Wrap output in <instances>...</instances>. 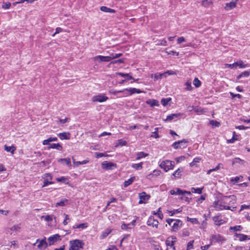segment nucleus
Wrapping results in <instances>:
<instances>
[{"instance_id": "1", "label": "nucleus", "mask_w": 250, "mask_h": 250, "mask_svg": "<svg viewBox=\"0 0 250 250\" xmlns=\"http://www.w3.org/2000/svg\"><path fill=\"white\" fill-rule=\"evenodd\" d=\"M236 197L234 195L224 196L221 194L220 196L217 197L213 203L212 206L217 210L223 209L230 210V207L227 205L235 204L236 201Z\"/></svg>"}, {"instance_id": "2", "label": "nucleus", "mask_w": 250, "mask_h": 250, "mask_svg": "<svg viewBox=\"0 0 250 250\" xmlns=\"http://www.w3.org/2000/svg\"><path fill=\"white\" fill-rule=\"evenodd\" d=\"M143 92L140 89H137L135 88H130L129 89L125 88L122 90L119 91H115L113 92L114 95H116L118 93H123L125 96L131 95L135 93H141Z\"/></svg>"}, {"instance_id": "3", "label": "nucleus", "mask_w": 250, "mask_h": 250, "mask_svg": "<svg viewBox=\"0 0 250 250\" xmlns=\"http://www.w3.org/2000/svg\"><path fill=\"white\" fill-rule=\"evenodd\" d=\"M174 162L166 160L163 161L159 166L163 168L166 172H167L168 170L170 169H172L174 167Z\"/></svg>"}, {"instance_id": "4", "label": "nucleus", "mask_w": 250, "mask_h": 250, "mask_svg": "<svg viewBox=\"0 0 250 250\" xmlns=\"http://www.w3.org/2000/svg\"><path fill=\"white\" fill-rule=\"evenodd\" d=\"M70 244L71 247L69 248V250H78L80 248H82L83 245L82 241L78 239L70 241Z\"/></svg>"}, {"instance_id": "5", "label": "nucleus", "mask_w": 250, "mask_h": 250, "mask_svg": "<svg viewBox=\"0 0 250 250\" xmlns=\"http://www.w3.org/2000/svg\"><path fill=\"white\" fill-rule=\"evenodd\" d=\"M108 99V98L103 94H99L93 96L92 98V101L93 102H100L102 103L105 102Z\"/></svg>"}, {"instance_id": "6", "label": "nucleus", "mask_w": 250, "mask_h": 250, "mask_svg": "<svg viewBox=\"0 0 250 250\" xmlns=\"http://www.w3.org/2000/svg\"><path fill=\"white\" fill-rule=\"evenodd\" d=\"M94 61H98L101 62H107L112 60L111 56H104L101 55L97 56L93 58Z\"/></svg>"}, {"instance_id": "7", "label": "nucleus", "mask_w": 250, "mask_h": 250, "mask_svg": "<svg viewBox=\"0 0 250 250\" xmlns=\"http://www.w3.org/2000/svg\"><path fill=\"white\" fill-rule=\"evenodd\" d=\"M173 223L171 226L172 229L171 230L172 231H176L178 230L182 226V222L179 219H174L173 221Z\"/></svg>"}, {"instance_id": "8", "label": "nucleus", "mask_w": 250, "mask_h": 250, "mask_svg": "<svg viewBox=\"0 0 250 250\" xmlns=\"http://www.w3.org/2000/svg\"><path fill=\"white\" fill-rule=\"evenodd\" d=\"M150 196L147 194L145 192H142L139 194L140 201L139 204L146 203L149 199Z\"/></svg>"}, {"instance_id": "9", "label": "nucleus", "mask_w": 250, "mask_h": 250, "mask_svg": "<svg viewBox=\"0 0 250 250\" xmlns=\"http://www.w3.org/2000/svg\"><path fill=\"white\" fill-rule=\"evenodd\" d=\"M38 242L39 243V244L38 245L37 247L40 250H44L47 248L48 246V244L46 242L45 237H44V238L42 240L38 239L36 240V243Z\"/></svg>"}, {"instance_id": "10", "label": "nucleus", "mask_w": 250, "mask_h": 250, "mask_svg": "<svg viewBox=\"0 0 250 250\" xmlns=\"http://www.w3.org/2000/svg\"><path fill=\"white\" fill-rule=\"evenodd\" d=\"M61 240V236L58 234L53 235L48 238L49 245L50 246L53 245L55 242Z\"/></svg>"}, {"instance_id": "11", "label": "nucleus", "mask_w": 250, "mask_h": 250, "mask_svg": "<svg viewBox=\"0 0 250 250\" xmlns=\"http://www.w3.org/2000/svg\"><path fill=\"white\" fill-rule=\"evenodd\" d=\"M147 224L148 226L158 228L159 222L157 220L154 219V217L150 216L147 220Z\"/></svg>"}, {"instance_id": "12", "label": "nucleus", "mask_w": 250, "mask_h": 250, "mask_svg": "<svg viewBox=\"0 0 250 250\" xmlns=\"http://www.w3.org/2000/svg\"><path fill=\"white\" fill-rule=\"evenodd\" d=\"M116 167V165L111 162L104 161L102 164V167L105 169H111L112 167Z\"/></svg>"}, {"instance_id": "13", "label": "nucleus", "mask_w": 250, "mask_h": 250, "mask_svg": "<svg viewBox=\"0 0 250 250\" xmlns=\"http://www.w3.org/2000/svg\"><path fill=\"white\" fill-rule=\"evenodd\" d=\"M237 1V0H232L231 2L226 3L225 7V9L227 10H229L233 9L236 6Z\"/></svg>"}, {"instance_id": "14", "label": "nucleus", "mask_w": 250, "mask_h": 250, "mask_svg": "<svg viewBox=\"0 0 250 250\" xmlns=\"http://www.w3.org/2000/svg\"><path fill=\"white\" fill-rule=\"evenodd\" d=\"M234 236L235 237L238 238L240 241H243L247 240V239L250 240V237H249V236L244 234L235 233Z\"/></svg>"}, {"instance_id": "15", "label": "nucleus", "mask_w": 250, "mask_h": 250, "mask_svg": "<svg viewBox=\"0 0 250 250\" xmlns=\"http://www.w3.org/2000/svg\"><path fill=\"white\" fill-rule=\"evenodd\" d=\"M211 240L216 242H220L225 241V239L220 234H214L211 236Z\"/></svg>"}, {"instance_id": "16", "label": "nucleus", "mask_w": 250, "mask_h": 250, "mask_svg": "<svg viewBox=\"0 0 250 250\" xmlns=\"http://www.w3.org/2000/svg\"><path fill=\"white\" fill-rule=\"evenodd\" d=\"M181 113H174L170 114L167 117V118L165 120V121L168 122L171 121L173 119L178 118L181 116Z\"/></svg>"}, {"instance_id": "17", "label": "nucleus", "mask_w": 250, "mask_h": 250, "mask_svg": "<svg viewBox=\"0 0 250 250\" xmlns=\"http://www.w3.org/2000/svg\"><path fill=\"white\" fill-rule=\"evenodd\" d=\"M50 148L57 149L59 150L62 151V146L60 144H51L49 145V146L48 147V149H50Z\"/></svg>"}, {"instance_id": "18", "label": "nucleus", "mask_w": 250, "mask_h": 250, "mask_svg": "<svg viewBox=\"0 0 250 250\" xmlns=\"http://www.w3.org/2000/svg\"><path fill=\"white\" fill-rule=\"evenodd\" d=\"M188 142V141L185 139L181 140V141H178L177 142H174L172 146L175 148V149H178L179 148H181V146H179V145L180 144H186Z\"/></svg>"}, {"instance_id": "19", "label": "nucleus", "mask_w": 250, "mask_h": 250, "mask_svg": "<svg viewBox=\"0 0 250 250\" xmlns=\"http://www.w3.org/2000/svg\"><path fill=\"white\" fill-rule=\"evenodd\" d=\"M183 168H179L178 169H177L176 171L174 172V173L172 174V176L175 178H179L182 176V172H183Z\"/></svg>"}, {"instance_id": "20", "label": "nucleus", "mask_w": 250, "mask_h": 250, "mask_svg": "<svg viewBox=\"0 0 250 250\" xmlns=\"http://www.w3.org/2000/svg\"><path fill=\"white\" fill-rule=\"evenodd\" d=\"M58 137L61 139H69L70 138V134L69 133L63 132L60 133L58 135Z\"/></svg>"}, {"instance_id": "21", "label": "nucleus", "mask_w": 250, "mask_h": 250, "mask_svg": "<svg viewBox=\"0 0 250 250\" xmlns=\"http://www.w3.org/2000/svg\"><path fill=\"white\" fill-rule=\"evenodd\" d=\"M111 232V229H107L104 230L100 235V238L101 239H104Z\"/></svg>"}, {"instance_id": "22", "label": "nucleus", "mask_w": 250, "mask_h": 250, "mask_svg": "<svg viewBox=\"0 0 250 250\" xmlns=\"http://www.w3.org/2000/svg\"><path fill=\"white\" fill-rule=\"evenodd\" d=\"M146 103L151 107L158 106L159 105V102L156 100H148L146 101Z\"/></svg>"}, {"instance_id": "23", "label": "nucleus", "mask_w": 250, "mask_h": 250, "mask_svg": "<svg viewBox=\"0 0 250 250\" xmlns=\"http://www.w3.org/2000/svg\"><path fill=\"white\" fill-rule=\"evenodd\" d=\"M161 171L160 170H154L152 173H150L147 175L146 178L148 179H150L154 176H158L160 174Z\"/></svg>"}, {"instance_id": "24", "label": "nucleus", "mask_w": 250, "mask_h": 250, "mask_svg": "<svg viewBox=\"0 0 250 250\" xmlns=\"http://www.w3.org/2000/svg\"><path fill=\"white\" fill-rule=\"evenodd\" d=\"M100 10L102 11L107 13H115L116 12V11L114 9H111L104 6H101L100 7Z\"/></svg>"}, {"instance_id": "25", "label": "nucleus", "mask_w": 250, "mask_h": 250, "mask_svg": "<svg viewBox=\"0 0 250 250\" xmlns=\"http://www.w3.org/2000/svg\"><path fill=\"white\" fill-rule=\"evenodd\" d=\"M250 75V69L248 71H245L237 76V79L239 80L243 77H248Z\"/></svg>"}, {"instance_id": "26", "label": "nucleus", "mask_w": 250, "mask_h": 250, "mask_svg": "<svg viewBox=\"0 0 250 250\" xmlns=\"http://www.w3.org/2000/svg\"><path fill=\"white\" fill-rule=\"evenodd\" d=\"M68 202V200L66 199H62L60 202H58L56 204V207L58 206L63 207L65 206Z\"/></svg>"}, {"instance_id": "27", "label": "nucleus", "mask_w": 250, "mask_h": 250, "mask_svg": "<svg viewBox=\"0 0 250 250\" xmlns=\"http://www.w3.org/2000/svg\"><path fill=\"white\" fill-rule=\"evenodd\" d=\"M59 162H64L68 167H71V161L70 159L69 158H61L58 160Z\"/></svg>"}, {"instance_id": "28", "label": "nucleus", "mask_w": 250, "mask_h": 250, "mask_svg": "<svg viewBox=\"0 0 250 250\" xmlns=\"http://www.w3.org/2000/svg\"><path fill=\"white\" fill-rule=\"evenodd\" d=\"M135 177L134 176L131 177L127 181H125L124 182V187H127V186L131 185L135 180Z\"/></svg>"}, {"instance_id": "29", "label": "nucleus", "mask_w": 250, "mask_h": 250, "mask_svg": "<svg viewBox=\"0 0 250 250\" xmlns=\"http://www.w3.org/2000/svg\"><path fill=\"white\" fill-rule=\"evenodd\" d=\"M213 220L216 225L220 226L224 222L223 220L219 219V216H215L213 218Z\"/></svg>"}, {"instance_id": "30", "label": "nucleus", "mask_w": 250, "mask_h": 250, "mask_svg": "<svg viewBox=\"0 0 250 250\" xmlns=\"http://www.w3.org/2000/svg\"><path fill=\"white\" fill-rule=\"evenodd\" d=\"M4 149L7 152H10L12 154H14V151L16 150V148L13 146H7L6 145H5Z\"/></svg>"}, {"instance_id": "31", "label": "nucleus", "mask_w": 250, "mask_h": 250, "mask_svg": "<svg viewBox=\"0 0 250 250\" xmlns=\"http://www.w3.org/2000/svg\"><path fill=\"white\" fill-rule=\"evenodd\" d=\"M136 155H137L136 159L140 160L142 158L147 156L148 155V154L147 153H146L144 152H140L137 153Z\"/></svg>"}, {"instance_id": "32", "label": "nucleus", "mask_w": 250, "mask_h": 250, "mask_svg": "<svg viewBox=\"0 0 250 250\" xmlns=\"http://www.w3.org/2000/svg\"><path fill=\"white\" fill-rule=\"evenodd\" d=\"M87 227H88L87 223H84L81 224H79V225H75V226H73V228L74 229L81 228V229H84L86 228Z\"/></svg>"}, {"instance_id": "33", "label": "nucleus", "mask_w": 250, "mask_h": 250, "mask_svg": "<svg viewBox=\"0 0 250 250\" xmlns=\"http://www.w3.org/2000/svg\"><path fill=\"white\" fill-rule=\"evenodd\" d=\"M201 160V159L199 157L195 158L193 159V161L189 164L190 167H192L193 166L197 167V166L196 165V163H199Z\"/></svg>"}, {"instance_id": "34", "label": "nucleus", "mask_w": 250, "mask_h": 250, "mask_svg": "<svg viewBox=\"0 0 250 250\" xmlns=\"http://www.w3.org/2000/svg\"><path fill=\"white\" fill-rule=\"evenodd\" d=\"M209 124L212 127H219L220 125V123L215 120L209 121Z\"/></svg>"}, {"instance_id": "35", "label": "nucleus", "mask_w": 250, "mask_h": 250, "mask_svg": "<svg viewBox=\"0 0 250 250\" xmlns=\"http://www.w3.org/2000/svg\"><path fill=\"white\" fill-rule=\"evenodd\" d=\"M234 64L236 65V67L238 66L240 68H245L248 66L247 64H244V62L242 61H240L237 62H234Z\"/></svg>"}, {"instance_id": "36", "label": "nucleus", "mask_w": 250, "mask_h": 250, "mask_svg": "<svg viewBox=\"0 0 250 250\" xmlns=\"http://www.w3.org/2000/svg\"><path fill=\"white\" fill-rule=\"evenodd\" d=\"M175 243L170 240V238H167L166 241V244L167 247H173Z\"/></svg>"}, {"instance_id": "37", "label": "nucleus", "mask_w": 250, "mask_h": 250, "mask_svg": "<svg viewBox=\"0 0 250 250\" xmlns=\"http://www.w3.org/2000/svg\"><path fill=\"white\" fill-rule=\"evenodd\" d=\"M143 163H140L139 164H134L132 165V167L137 170L141 169L142 168Z\"/></svg>"}, {"instance_id": "38", "label": "nucleus", "mask_w": 250, "mask_h": 250, "mask_svg": "<svg viewBox=\"0 0 250 250\" xmlns=\"http://www.w3.org/2000/svg\"><path fill=\"white\" fill-rule=\"evenodd\" d=\"M203 188H191V191L193 193H197L198 194H201Z\"/></svg>"}, {"instance_id": "39", "label": "nucleus", "mask_w": 250, "mask_h": 250, "mask_svg": "<svg viewBox=\"0 0 250 250\" xmlns=\"http://www.w3.org/2000/svg\"><path fill=\"white\" fill-rule=\"evenodd\" d=\"M170 100V98H163L161 100V103L164 106H166Z\"/></svg>"}, {"instance_id": "40", "label": "nucleus", "mask_w": 250, "mask_h": 250, "mask_svg": "<svg viewBox=\"0 0 250 250\" xmlns=\"http://www.w3.org/2000/svg\"><path fill=\"white\" fill-rule=\"evenodd\" d=\"M194 85L196 87H199L201 85V82L198 78H195L193 82Z\"/></svg>"}, {"instance_id": "41", "label": "nucleus", "mask_w": 250, "mask_h": 250, "mask_svg": "<svg viewBox=\"0 0 250 250\" xmlns=\"http://www.w3.org/2000/svg\"><path fill=\"white\" fill-rule=\"evenodd\" d=\"M166 76V73H157L154 75V81L158 80V79H161L163 76Z\"/></svg>"}, {"instance_id": "42", "label": "nucleus", "mask_w": 250, "mask_h": 250, "mask_svg": "<svg viewBox=\"0 0 250 250\" xmlns=\"http://www.w3.org/2000/svg\"><path fill=\"white\" fill-rule=\"evenodd\" d=\"M187 220L188 221H190L193 224H199L198 220L196 218H191L188 217Z\"/></svg>"}, {"instance_id": "43", "label": "nucleus", "mask_w": 250, "mask_h": 250, "mask_svg": "<svg viewBox=\"0 0 250 250\" xmlns=\"http://www.w3.org/2000/svg\"><path fill=\"white\" fill-rule=\"evenodd\" d=\"M121 228L122 229H132V227L130 226L129 224H126L125 223H123L121 225Z\"/></svg>"}, {"instance_id": "44", "label": "nucleus", "mask_w": 250, "mask_h": 250, "mask_svg": "<svg viewBox=\"0 0 250 250\" xmlns=\"http://www.w3.org/2000/svg\"><path fill=\"white\" fill-rule=\"evenodd\" d=\"M185 85L186 86V87L185 89L187 90H191L192 89V86H191V82H187L185 83Z\"/></svg>"}, {"instance_id": "45", "label": "nucleus", "mask_w": 250, "mask_h": 250, "mask_svg": "<svg viewBox=\"0 0 250 250\" xmlns=\"http://www.w3.org/2000/svg\"><path fill=\"white\" fill-rule=\"evenodd\" d=\"M242 229V227L241 226H236L234 227H231L230 228V230H233L234 231H240Z\"/></svg>"}, {"instance_id": "46", "label": "nucleus", "mask_w": 250, "mask_h": 250, "mask_svg": "<svg viewBox=\"0 0 250 250\" xmlns=\"http://www.w3.org/2000/svg\"><path fill=\"white\" fill-rule=\"evenodd\" d=\"M54 183V182L49 181V180L47 179H45L43 181V184L42 185V187H46L48 185L53 184Z\"/></svg>"}, {"instance_id": "47", "label": "nucleus", "mask_w": 250, "mask_h": 250, "mask_svg": "<svg viewBox=\"0 0 250 250\" xmlns=\"http://www.w3.org/2000/svg\"><path fill=\"white\" fill-rule=\"evenodd\" d=\"M211 2V0H203L202 1V5L205 7L208 6Z\"/></svg>"}, {"instance_id": "48", "label": "nucleus", "mask_w": 250, "mask_h": 250, "mask_svg": "<svg viewBox=\"0 0 250 250\" xmlns=\"http://www.w3.org/2000/svg\"><path fill=\"white\" fill-rule=\"evenodd\" d=\"M53 218H54V219L56 218V217L54 215H46L44 217L45 220L47 222L52 221Z\"/></svg>"}, {"instance_id": "49", "label": "nucleus", "mask_w": 250, "mask_h": 250, "mask_svg": "<svg viewBox=\"0 0 250 250\" xmlns=\"http://www.w3.org/2000/svg\"><path fill=\"white\" fill-rule=\"evenodd\" d=\"M220 165H221V164H219L218 165V166H217L214 168H212V169H210L208 170L207 172V174H209L211 173V172L213 171H216V170H218L220 168Z\"/></svg>"}, {"instance_id": "50", "label": "nucleus", "mask_w": 250, "mask_h": 250, "mask_svg": "<svg viewBox=\"0 0 250 250\" xmlns=\"http://www.w3.org/2000/svg\"><path fill=\"white\" fill-rule=\"evenodd\" d=\"M11 6V3L10 2H3L2 5V8L3 9H8Z\"/></svg>"}, {"instance_id": "51", "label": "nucleus", "mask_w": 250, "mask_h": 250, "mask_svg": "<svg viewBox=\"0 0 250 250\" xmlns=\"http://www.w3.org/2000/svg\"><path fill=\"white\" fill-rule=\"evenodd\" d=\"M230 95H231L232 98H234L235 97H237L239 99H241L242 98V96L239 94H234L232 92H230Z\"/></svg>"}, {"instance_id": "52", "label": "nucleus", "mask_w": 250, "mask_h": 250, "mask_svg": "<svg viewBox=\"0 0 250 250\" xmlns=\"http://www.w3.org/2000/svg\"><path fill=\"white\" fill-rule=\"evenodd\" d=\"M185 158L186 157L185 156H180V157H176L175 159V160L176 161L177 163H179L180 162H181L183 160H184Z\"/></svg>"}, {"instance_id": "53", "label": "nucleus", "mask_w": 250, "mask_h": 250, "mask_svg": "<svg viewBox=\"0 0 250 250\" xmlns=\"http://www.w3.org/2000/svg\"><path fill=\"white\" fill-rule=\"evenodd\" d=\"M193 242H194V241L192 240V241H189L188 243V245H187V250H189V249H193Z\"/></svg>"}, {"instance_id": "54", "label": "nucleus", "mask_w": 250, "mask_h": 250, "mask_svg": "<svg viewBox=\"0 0 250 250\" xmlns=\"http://www.w3.org/2000/svg\"><path fill=\"white\" fill-rule=\"evenodd\" d=\"M243 161L242 160L239 158H235L232 160V164H234L235 163H240V162H243Z\"/></svg>"}, {"instance_id": "55", "label": "nucleus", "mask_w": 250, "mask_h": 250, "mask_svg": "<svg viewBox=\"0 0 250 250\" xmlns=\"http://www.w3.org/2000/svg\"><path fill=\"white\" fill-rule=\"evenodd\" d=\"M124 62V59H120L115 61H114L111 62V63L115 64V63H123Z\"/></svg>"}, {"instance_id": "56", "label": "nucleus", "mask_w": 250, "mask_h": 250, "mask_svg": "<svg viewBox=\"0 0 250 250\" xmlns=\"http://www.w3.org/2000/svg\"><path fill=\"white\" fill-rule=\"evenodd\" d=\"M118 145L120 146H125L127 144L126 141L123 140L122 139H120L118 141Z\"/></svg>"}, {"instance_id": "57", "label": "nucleus", "mask_w": 250, "mask_h": 250, "mask_svg": "<svg viewBox=\"0 0 250 250\" xmlns=\"http://www.w3.org/2000/svg\"><path fill=\"white\" fill-rule=\"evenodd\" d=\"M155 131L154 132H153V133H156V135H151V137H154V138H159V136L157 133V131L158 130V128L156 127L154 129Z\"/></svg>"}, {"instance_id": "58", "label": "nucleus", "mask_w": 250, "mask_h": 250, "mask_svg": "<svg viewBox=\"0 0 250 250\" xmlns=\"http://www.w3.org/2000/svg\"><path fill=\"white\" fill-rule=\"evenodd\" d=\"M175 190H176V195H184V190H181L179 188H176Z\"/></svg>"}, {"instance_id": "59", "label": "nucleus", "mask_w": 250, "mask_h": 250, "mask_svg": "<svg viewBox=\"0 0 250 250\" xmlns=\"http://www.w3.org/2000/svg\"><path fill=\"white\" fill-rule=\"evenodd\" d=\"M65 215V219L63 222V224L64 225H66L68 224L67 220H69V216L67 214H64Z\"/></svg>"}, {"instance_id": "60", "label": "nucleus", "mask_w": 250, "mask_h": 250, "mask_svg": "<svg viewBox=\"0 0 250 250\" xmlns=\"http://www.w3.org/2000/svg\"><path fill=\"white\" fill-rule=\"evenodd\" d=\"M63 31L61 27H57L56 29V31L55 33L53 35V36H54L56 34H58Z\"/></svg>"}, {"instance_id": "61", "label": "nucleus", "mask_w": 250, "mask_h": 250, "mask_svg": "<svg viewBox=\"0 0 250 250\" xmlns=\"http://www.w3.org/2000/svg\"><path fill=\"white\" fill-rule=\"evenodd\" d=\"M129 73H124L122 72H119L117 73V75H119L122 77H127L129 76Z\"/></svg>"}, {"instance_id": "62", "label": "nucleus", "mask_w": 250, "mask_h": 250, "mask_svg": "<svg viewBox=\"0 0 250 250\" xmlns=\"http://www.w3.org/2000/svg\"><path fill=\"white\" fill-rule=\"evenodd\" d=\"M185 39L183 37H179V38L177 39V43H178V44H180V43H181L182 42H185Z\"/></svg>"}, {"instance_id": "63", "label": "nucleus", "mask_w": 250, "mask_h": 250, "mask_svg": "<svg viewBox=\"0 0 250 250\" xmlns=\"http://www.w3.org/2000/svg\"><path fill=\"white\" fill-rule=\"evenodd\" d=\"M11 248H12V247L14 248H18V245L17 244V242L16 241H13L11 242Z\"/></svg>"}, {"instance_id": "64", "label": "nucleus", "mask_w": 250, "mask_h": 250, "mask_svg": "<svg viewBox=\"0 0 250 250\" xmlns=\"http://www.w3.org/2000/svg\"><path fill=\"white\" fill-rule=\"evenodd\" d=\"M106 250H118V249L115 246L113 245L107 249Z\"/></svg>"}]
</instances>
